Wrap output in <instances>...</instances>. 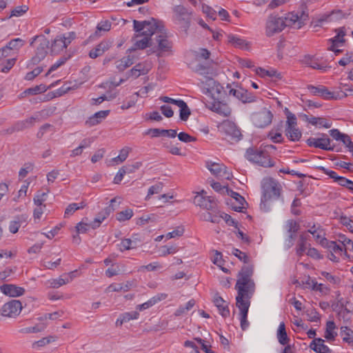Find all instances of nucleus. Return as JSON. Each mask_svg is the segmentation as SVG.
<instances>
[{"label":"nucleus","mask_w":353,"mask_h":353,"mask_svg":"<svg viewBox=\"0 0 353 353\" xmlns=\"http://www.w3.org/2000/svg\"><path fill=\"white\" fill-rule=\"evenodd\" d=\"M263 195L261 197V208L265 211L268 202L271 199L276 200L279 198L281 191V185L272 178L263 179L261 182Z\"/></svg>","instance_id":"3"},{"label":"nucleus","mask_w":353,"mask_h":353,"mask_svg":"<svg viewBox=\"0 0 353 353\" xmlns=\"http://www.w3.org/2000/svg\"><path fill=\"white\" fill-rule=\"evenodd\" d=\"M48 192H41L38 191L35 194L33 201L36 205H43V203L46 200Z\"/></svg>","instance_id":"56"},{"label":"nucleus","mask_w":353,"mask_h":353,"mask_svg":"<svg viewBox=\"0 0 353 353\" xmlns=\"http://www.w3.org/2000/svg\"><path fill=\"white\" fill-rule=\"evenodd\" d=\"M63 314V311H57V312H54L53 313L46 314L43 316H41L39 319L41 321H44L46 319L57 320L59 318L61 317Z\"/></svg>","instance_id":"59"},{"label":"nucleus","mask_w":353,"mask_h":353,"mask_svg":"<svg viewBox=\"0 0 353 353\" xmlns=\"http://www.w3.org/2000/svg\"><path fill=\"white\" fill-rule=\"evenodd\" d=\"M228 42L234 47L243 48L245 41L233 34H228Z\"/></svg>","instance_id":"44"},{"label":"nucleus","mask_w":353,"mask_h":353,"mask_svg":"<svg viewBox=\"0 0 353 353\" xmlns=\"http://www.w3.org/2000/svg\"><path fill=\"white\" fill-rule=\"evenodd\" d=\"M253 272V265H243L237 275L235 285V289L237 290L236 305L240 310L241 327L243 330H245L250 324L247 319L250 305V299L255 291V283L252 279Z\"/></svg>","instance_id":"1"},{"label":"nucleus","mask_w":353,"mask_h":353,"mask_svg":"<svg viewBox=\"0 0 353 353\" xmlns=\"http://www.w3.org/2000/svg\"><path fill=\"white\" fill-rule=\"evenodd\" d=\"M310 347L317 353H330L331 350L324 344V340L321 338L314 339L310 343Z\"/></svg>","instance_id":"23"},{"label":"nucleus","mask_w":353,"mask_h":353,"mask_svg":"<svg viewBox=\"0 0 353 353\" xmlns=\"http://www.w3.org/2000/svg\"><path fill=\"white\" fill-rule=\"evenodd\" d=\"M46 326L45 323H39L32 327H24L20 330V332L23 334L41 332L46 329Z\"/></svg>","instance_id":"41"},{"label":"nucleus","mask_w":353,"mask_h":353,"mask_svg":"<svg viewBox=\"0 0 353 353\" xmlns=\"http://www.w3.org/2000/svg\"><path fill=\"white\" fill-rule=\"evenodd\" d=\"M28 10V7L27 6H17L11 11V13L10 16L8 17V19H10L12 17H21L23 14H25Z\"/></svg>","instance_id":"49"},{"label":"nucleus","mask_w":353,"mask_h":353,"mask_svg":"<svg viewBox=\"0 0 353 353\" xmlns=\"http://www.w3.org/2000/svg\"><path fill=\"white\" fill-rule=\"evenodd\" d=\"M112 23L110 21L105 20L102 21L100 23H98L97 26L96 31L94 34L90 35L89 40L93 41L96 39L97 38H99L101 36V32H108L111 29Z\"/></svg>","instance_id":"25"},{"label":"nucleus","mask_w":353,"mask_h":353,"mask_svg":"<svg viewBox=\"0 0 353 353\" xmlns=\"http://www.w3.org/2000/svg\"><path fill=\"white\" fill-rule=\"evenodd\" d=\"M42 71V67H37L34 68L32 71L28 72L25 77V79L27 81H31L34 79L36 77H37L39 74H41Z\"/></svg>","instance_id":"64"},{"label":"nucleus","mask_w":353,"mask_h":353,"mask_svg":"<svg viewBox=\"0 0 353 353\" xmlns=\"http://www.w3.org/2000/svg\"><path fill=\"white\" fill-rule=\"evenodd\" d=\"M33 168L34 164L32 163L28 162L25 163L23 167L21 168L19 172V178H25L30 172L32 171Z\"/></svg>","instance_id":"53"},{"label":"nucleus","mask_w":353,"mask_h":353,"mask_svg":"<svg viewBox=\"0 0 353 353\" xmlns=\"http://www.w3.org/2000/svg\"><path fill=\"white\" fill-rule=\"evenodd\" d=\"M210 171L216 176H225L227 179H230V173L226 171V167L223 165L213 163L208 167Z\"/></svg>","instance_id":"27"},{"label":"nucleus","mask_w":353,"mask_h":353,"mask_svg":"<svg viewBox=\"0 0 353 353\" xmlns=\"http://www.w3.org/2000/svg\"><path fill=\"white\" fill-rule=\"evenodd\" d=\"M287 230L288 234H296V232L299 231L300 228L299 224L293 220H289L287 222Z\"/></svg>","instance_id":"55"},{"label":"nucleus","mask_w":353,"mask_h":353,"mask_svg":"<svg viewBox=\"0 0 353 353\" xmlns=\"http://www.w3.org/2000/svg\"><path fill=\"white\" fill-rule=\"evenodd\" d=\"M49 41L45 37L39 38V45L37 48L36 54L44 59L49 48Z\"/></svg>","instance_id":"30"},{"label":"nucleus","mask_w":353,"mask_h":353,"mask_svg":"<svg viewBox=\"0 0 353 353\" xmlns=\"http://www.w3.org/2000/svg\"><path fill=\"white\" fill-rule=\"evenodd\" d=\"M25 44V41L20 39L17 38L12 39L10 41L6 46V47L11 51L18 52L20 48H21Z\"/></svg>","instance_id":"39"},{"label":"nucleus","mask_w":353,"mask_h":353,"mask_svg":"<svg viewBox=\"0 0 353 353\" xmlns=\"http://www.w3.org/2000/svg\"><path fill=\"white\" fill-rule=\"evenodd\" d=\"M27 128H28V126H26V124L25 123L23 120L18 121L15 123H14L11 128L8 129V132L11 134L14 132L22 131Z\"/></svg>","instance_id":"50"},{"label":"nucleus","mask_w":353,"mask_h":353,"mask_svg":"<svg viewBox=\"0 0 353 353\" xmlns=\"http://www.w3.org/2000/svg\"><path fill=\"white\" fill-rule=\"evenodd\" d=\"M229 95H232L243 103H252L256 100L254 96L242 88L238 90L230 88L229 90Z\"/></svg>","instance_id":"17"},{"label":"nucleus","mask_w":353,"mask_h":353,"mask_svg":"<svg viewBox=\"0 0 353 353\" xmlns=\"http://www.w3.org/2000/svg\"><path fill=\"white\" fill-rule=\"evenodd\" d=\"M202 10L208 17L212 19V20L216 19V12L211 7L204 4L202 6Z\"/></svg>","instance_id":"62"},{"label":"nucleus","mask_w":353,"mask_h":353,"mask_svg":"<svg viewBox=\"0 0 353 353\" xmlns=\"http://www.w3.org/2000/svg\"><path fill=\"white\" fill-rule=\"evenodd\" d=\"M273 114L270 110L264 108L259 112H255L252 116V121L254 125L260 128L269 125L272 121Z\"/></svg>","instance_id":"10"},{"label":"nucleus","mask_w":353,"mask_h":353,"mask_svg":"<svg viewBox=\"0 0 353 353\" xmlns=\"http://www.w3.org/2000/svg\"><path fill=\"white\" fill-rule=\"evenodd\" d=\"M220 128L228 141L238 142L241 139L243 135L241 129L234 122L229 120L224 121Z\"/></svg>","instance_id":"7"},{"label":"nucleus","mask_w":353,"mask_h":353,"mask_svg":"<svg viewBox=\"0 0 353 353\" xmlns=\"http://www.w3.org/2000/svg\"><path fill=\"white\" fill-rule=\"evenodd\" d=\"M141 242V240L138 238V235L134 234L132 239H124L121 241L120 250L123 252L125 250L134 249L139 246Z\"/></svg>","instance_id":"20"},{"label":"nucleus","mask_w":353,"mask_h":353,"mask_svg":"<svg viewBox=\"0 0 353 353\" xmlns=\"http://www.w3.org/2000/svg\"><path fill=\"white\" fill-rule=\"evenodd\" d=\"M177 106L180 108L179 117L181 120L187 121L191 114L187 103L183 100H181Z\"/></svg>","instance_id":"38"},{"label":"nucleus","mask_w":353,"mask_h":353,"mask_svg":"<svg viewBox=\"0 0 353 353\" xmlns=\"http://www.w3.org/2000/svg\"><path fill=\"white\" fill-rule=\"evenodd\" d=\"M147 26H150V21H139L137 20H134L133 21L134 30L137 32L141 33L143 31V30H145V28H147Z\"/></svg>","instance_id":"58"},{"label":"nucleus","mask_w":353,"mask_h":353,"mask_svg":"<svg viewBox=\"0 0 353 353\" xmlns=\"http://www.w3.org/2000/svg\"><path fill=\"white\" fill-rule=\"evenodd\" d=\"M223 100H216L209 102L207 107L212 111L222 115L229 117L231 114V109L228 105L223 102Z\"/></svg>","instance_id":"14"},{"label":"nucleus","mask_w":353,"mask_h":353,"mask_svg":"<svg viewBox=\"0 0 353 353\" xmlns=\"http://www.w3.org/2000/svg\"><path fill=\"white\" fill-rule=\"evenodd\" d=\"M164 26L162 22L157 21L154 19H152L150 21V26H147L145 30L138 34L136 37L139 38L141 37H148V39H150V37L157 32L164 33Z\"/></svg>","instance_id":"13"},{"label":"nucleus","mask_w":353,"mask_h":353,"mask_svg":"<svg viewBox=\"0 0 353 353\" xmlns=\"http://www.w3.org/2000/svg\"><path fill=\"white\" fill-rule=\"evenodd\" d=\"M167 297L168 294L165 293L157 294V295L154 296L150 299H149L148 301L142 304L138 305L137 309L139 310L140 311L148 309L150 307L155 305L156 303H157L158 302L165 299Z\"/></svg>","instance_id":"22"},{"label":"nucleus","mask_w":353,"mask_h":353,"mask_svg":"<svg viewBox=\"0 0 353 353\" xmlns=\"http://www.w3.org/2000/svg\"><path fill=\"white\" fill-rule=\"evenodd\" d=\"M48 88H50V86L47 88L44 84H40L39 85H35L34 87H32L26 89L23 94L34 95L39 93L45 92Z\"/></svg>","instance_id":"42"},{"label":"nucleus","mask_w":353,"mask_h":353,"mask_svg":"<svg viewBox=\"0 0 353 353\" xmlns=\"http://www.w3.org/2000/svg\"><path fill=\"white\" fill-rule=\"evenodd\" d=\"M203 93L209 96L212 101L223 100L226 95L223 87L214 79L205 76L199 83Z\"/></svg>","instance_id":"4"},{"label":"nucleus","mask_w":353,"mask_h":353,"mask_svg":"<svg viewBox=\"0 0 353 353\" xmlns=\"http://www.w3.org/2000/svg\"><path fill=\"white\" fill-rule=\"evenodd\" d=\"M178 251V248L176 246H163L161 248L160 256H165L168 254H174Z\"/></svg>","instance_id":"63"},{"label":"nucleus","mask_w":353,"mask_h":353,"mask_svg":"<svg viewBox=\"0 0 353 353\" xmlns=\"http://www.w3.org/2000/svg\"><path fill=\"white\" fill-rule=\"evenodd\" d=\"M65 48L63 39L59 35L57 36L51 45V52L53 54H59Z\"/></svg>","instance_id":"34"},{"label":"nucleus","mask_w":353,"mask_h":353,"mask_svg":"<svg viewBox=\"0 0 353 353\" xmlns=\"http://www.w3.org/2000/svg\"><path fill=\"white\" fill-rule=\"evenodd\" d=\"M232 254L236 256L239 260L243 261L245 263H248L249 262L248 256L243 252L241 251L239 249L234 248L232 250Z\"/></svg>","instance_id":"61"},{"label":"nucleus","mask_w":353,"mask_h":353,"mask_svg":"<svg viewBox=\"0 0 353 353\" xmlns=\"http://www.w3.org/2000/svg\"><path fill=\"white\" fill-rule=\"evenodd\" d=\"M256 73L261 77H269L274 78L275 79H282V74L274 69L265 70L261 68H259L256 70Z\"/></svg>","instance_id":"32"},{"label":"nucleus","mask_w":353,"mask_h":353,"mask_svg":"<svg viewBox=\"0 0 353 353\" xmlns=\"http://www.w3.org/2000/svg\"><path fill=\"white\" fill-rule=\"evenodd\" d=\"M340 335L344 342L348 344L353 343V331L350 328L346 326L341 327Z\"/></svg>","instance_id":"40"},{"label":"nucleus","mask_w":353,"mask_h":353,"mask_svg":"<svg viewBox=\"0 0 353 353\" xmlns=\"http://www.w3.org/2000/svg\"><path fill=\"white\" fill-rule=\"evenodd\" d=\"M159 216L154 214H145L139 218L137 221V224L139 225H145L150 222H157L158 221Z\"/></svg>","instance_id":"46"},{"label":"nucleus","mask_w":353,"mask_h":353,"mask_svg":"<svg viewBox=\"0 0 353 353\" xmlns=\"http://www.w3.org/2000/svg\"><path fill=\"white\" fill-rule=\"evenodd\" d=\"M86 206V203L84 201H81L79 203H70L65 209L64 213V217H68L73 214L77 210L83 209Z\"/></svg>","instance_id":"36"},{"label":"nucleus","mask_w":353,"mask_h":353,"mask_svg":"<svg viewBox=\"0 0 353 353\" xmlns=\"http://www.w3.org/2000/svg\"><path fill=\"white\" fill-rule=\"evenodd\" d=\"M133 63L134 57L129 54L128 56L123 57L117 62V68L119 70L123 71Z\"/></svg>","instance_id":"33"},{"label":"nucleus","mask_w":353,"mask_h":353,"mask_svg":"<svg viewBox=\"0 0 353 353\" xmlns=\"http://www.w3.org/2000/svg\"><path fill=\"white\" fill-rule=\"evenodd\" d=\"M245 157L250 161L256 163L264 168L274 166V162L271 159L270 154L261 147L259 149L250 148L247 149Z\"/></svg>","instance_id":"5"},{"label":"nucleus","mask_w":353,"mask_h":353,"mask_svg":"<svg viewBox=\"0 0 353 353\" xmlns=\"http://www.w3.org/2000/svg\"><path fill=\"white\" fill-rule=\"evenodd\" d=\"M268 137L272 140V142L276 143H283V141L282 134L279 132H274V129L269 132Z\"/></svg>","instance_id":"57"},{"label":"nucleus","mask_w":353,"mask_h":353,"mask_svg":"<svg viewBox=\"0 0 353 353\" xmlns=\"http://www.w3.org/2000/svg\"><path fill=\"white\" fill-rule=\"evenodd\" d=\"M152 133V136L153 137H157L159 136H168L171 138L176 137L177 133L176 130H163V129H159V128H152L150 129L147 134Z\"/></svg>","instance_id":"28"},{"label":"nucleus","mask_w":353,"mask_h":353,"mask_svg":"<svg viewBox=\"0 0 353 353\" xmlns=\"http://www.w3.org/2000/svg\"><path fill=\"white\" fill-rule=\"evenodd\" d=\"M69 283L68 278H65L63 275L57 279H52L50 281V286L53 288H58Z\"/></svg>","instance_id":"54"},{"label":"nucleus","mask_w":353,"mask_h":353,"mask_svg":"<svg viewBox=\"0 0 353 353\" xmlns=\"http://www.w3.org/2000/svg\"><path fill=\"white\" fill-rule=\"evenodd\" d=\"M307 238L304 234H301L299 236V239L296 246V254L299 256H302L307 250Z\"/></svg>","instance_id":"37"},{"label":"nucleus","mask_w":353,"mask_h":353,"mask_svg":"<svg viewBox=\"0 0 353 353\" xmlns=\"http://www.w3.org/2000/svg\"><path fill=\"white\" fill-rule=\"evenodd\" d=\"M157 41L158 43V49L161 52L172 51V43L168 39L167 36L164 35L163 33H160L157 36Z\"/></svg>","instance_id":"24"},{"label":"nucleus","mask_w":353,"mask_h":353,"mask_svg":"<svg viewBox=\"0 0 353 353\" xmlns=\"http://www.w3.org/2000/svg\"><path fill=\"white\" fill-rule=\"evenodd\" d=\"M130 151V148L125 147L122 148L120 150L119 154L117 157L113 158L112 161L115 162L119 161L120 163L123 162L128 158Z\"/></svg>","instance_id":"51"},{"label":"nucleus","mask_w":353,"mask_h":353,"mask_svg":"<svg viewBox=\"0 0 353 353\" xmlns=\"http://www.w3.org/2000/svg\"><path fill=\"white\" fill-rule=\"evenodd\" d=\"M339 185L345 187L349 190L353 192V181L349 180L343 176H341L339 178V181L337 182Z\"/></svg>","instance_id":"60"},{"label":"nucleus","mask_w":353,"mask_h":353,"mask_svg":"<svg viewBox=\"0 0 353 353\" xmlns=\"http://www.w3.org/2000/svg\"><path fill=\"white\" fill-rule=\"evenodd\" d=\"M307 89L313 95L321 97L325 100H338L347 97V94L345 93L341 96L339 92H331L324 85H309Z\"/></svg>","instance_id":"8"},{"label":"nucleus","mask_w":353,"mask_h":353,"mask_svg":"<svg viewBox=\"0 0 353 353\" xmlns=\"http://www.w3.org/2000/svg\"><path fill=\"white\" fill-rule=\"evenodd\" d=\"M336 328V325L334 321H330L326 323V330L325 332V338L329 341L334 340L335 337L337 336V333L334 332Z\"/></svg>","instance_id":"35"},{"label":"nucleus","mask_w":353,"mask_h":353,"mask_svg":"<svg viewBox=\"0 0 353 353\" xmlns=\"http://www.w3.org/2000/svg\"><path fill=\"white\" fill-rule=\"evenodd\" d=\"M206 194L207 192L205 190L198 192L194 198V203L203 209L215 212L217 208L216 201L214 197Z\"/></svg>","instance_id":"9"},{"label":"nucleus","mask_w":353,"mask_h":353,"mask_svg":"<svg viewBox=\"0 0 353 353\" xmlns=\"http://www.w3.org/2000/svg\"><path fill=\"white\" fill-rule=\"evenodd\" d=\"M59 36L63 39V43L66 48L77 38L76 32L73 31L60 34Z\"/></svg>","instance_id":"48"},{"label":"nucleus","mask_w":353,"mask_h":353,"mask_svg":"<svg viewBox=\"0 0 353 353\" xmlns=\"http://www.w3.org/2000/svg\"><path fill=\"white\" fill-rule=\"evenodd\" d=\"M113 44V41L110 39H103L94 48L89 52V57L91 59H96L102 56L106 51H108Z\"/></svg>","instance_id":"15"},{"label":"nucleus","mask_w":353,"mask_h":353,"mask_svg":"<svg viewBox=\"0 0 353 353\" xmlns=\"http://www.w3.org/2000/svg\"><path fill=\"white\" fill-rule=\"evenodd\" d=\"M163 183L161 182H159L152 185L148 190V195L145 197V200H148L150 196L161 192L163 189Z\"/></svg>","instance_id":"52"},{"label":"nucleus","mask_w":353,"mask_h":353,"mask_svg":"<svg viewBox=\"0 0 353 353\" xmlns=\"http://www.w3.org/2000/svg\"><path fill=\"white\" fill-rule=\"evenodd\" d=\"M141 39H137L134 43L135 48H132L129 49L128 51L132 52L134 51L137 48L143 50L149 46V41L150 39H148V37H144Z\"/></svg>","instance_id":"45"},{"label":"nucleus","mask_w":353,"mask_h":353,"mask_svg":"<svg viewBox=\"0 0 353 353\" xmlns=\"http://www.w3.org/2000/svg\"><path fill=\"white\" fill-rule=\"evenodd\" d=\"M43 111L37 112L34 113L30 117L23 120L28 128L32 127L36 122H39L41 120Z\"/></svg>","instance_id":"43"},{"label":"nucleus","mask_w":353,"mask_h":353,"mask_svg":"<svg viewBox=\"0 0 353 353\" xmlns=\"http://www.w3.org/2000/svg\"><path fill=\"white\" fill-rule=\"evenodd\" d=\"M132 216V210L126 209L123 211L118 212L116 215V218L119 221L122 222L130 219Z\"/></svg>","instance_id":"47"},{"label":"nucleus","mask_w":353,"mask_h":353,"mask_svg":"<svg viewBox=\"0 0 353 353\" xmlns=\"http://www.w3.org/2000/svg\"><path fill=\"white\" fill-rule=\"evenodd\" d=\"M1 291L6 296L17 297L25 293V289L14 284H4L0 286Z\"/></svg>","instance_id":"18"},{"label":"nucleus","mask_w":353,"mask_h":353,"mask_svg":"<svg viewBox=\"0 0 353 353\" xmlns=\"http://www.w3.org/2000/svg\"><path fill=\"white\" fill-rule=\"evenodd\" d=\"M302 8L301 11L297 12H289L284 18L271 15L266 23V34L272 37L276 33L281 32L286 26H294L297 28H300L308 20V14Z\"/></svg>","instance_id":"2"},{"label":"nucleus","mask_w":353,"mask_h":353,"mask_svg":"<svg viewBox=\"0 0 353 353\" xmlns=\"http://www.w3.org/2000/svg\"><path fill=\"white\" fill-rule=\"evenodd\" d=\"M22 310V304L20 301L12 299L5 303L1 310L2 316L10 318L17 316Z\"/></svg>","instance_id":"11"},{"label":"nucleus","mask_w":353,"mask_h":353,"mask_svg":"<svg viewBox=\"0 0 353 353\" xmlns=\"http://www.w3.org/2000/svg\"><path fill=\"white\" fill-rule=\"evenodd\" d=\"M214 303L223 317L225 318L229 316L230 310L228 308V303L223 300L222 297L219 294H216L214 297Z\"/></svg>","instance_id":"21"},{"label":"nucleus","mask_w":353,"mask_h":353,"mask_svg":"<svg viewBox=\"0 0 353 353\" xmlns=\"http://www.w3.org/2000/svg\"><path fill=\"white\" fill-rule=\"evenodd\" d=\"M285 136L291 141H298L302 136L301 130L296 127H286L285 130Z\"/></svg>","instance_id":"29"},{"label":"nucleus","mask_w":353,"mask_h":353,"mask_svg":"<svg viewBox=\"0 0 353 353\" xmlns=\"http://www.w3.org/2000/svg\"><path fill=\"white\" fill-rule=\"evenodd\" d=\"M330 139L326 134H322L320 138L310 137L307 139L306 143L310 147L333 151L334 147L330 145Z\"/></svg>","instance_id":"12"},{"label":"nucleus","mask_w":353,"mask_h":353,"mask_svg":"<svg viewBox=\"0 0 353 353\" xmlns=\"http://www.w3.org/2000/svg\"><path fill=\"white\" fill-rule=\"evenodd\" d=\"M320 244L323 248H327L330 252L342 254L343 248L342 245L337 244L335 241H329L327 239H322Z\"/></svg>","instance_id":"26"},{"label":"nucleus","mask_w":353,"mask_h":353,"mask_svg":"<svg viewBox=\"0 0 353 353\" xmlns=\"http://www.w3.org/2000/svg\"><path fill=\"white\" fill-rule=\"evenodd\" d=\"M173 21L180 26L181 28L187 32L190 26L192 10L183 5L175 6L172 8Z\"/></svg>","instance_id":"6"},{"label":"nucleus","mask_w":353,"mask_h":353,"mask_svg":"<svg viewBox=\"0 0 353 353\" xmlns=\"http://www.w3.org/2000/svg\"><path fill=\"white\" fill-rule=\"evenodd\" d=\"M115 202V199L110 201V205L102 210L94 218V221L90 223V227L96 229L99 227L100 224L114 210L112 203Z\"/></svg>","instance_id":"16"},{"label":"nucleus","mask_w":353,"mask_h":353,"mask_svg":"<svg viewBox=\"0 0 353 353\" xmlns=\"http://www.w3.org/2000/svg\"><path fill=\"white\" fill-rule=\"evenodd\" d=\"M230 196L232 199H230V203L228 202V205H231V208L236 212H241L242 209L244 208V203H246V201L243 196L239 194L238 192L231 190Z\"/></svg>","instance_id":"19"},{"label":"nucleus","mask_w":353,"mask_h":353,"mask_svg":"<svg viewBox=\"0 0 353 353\" xmlns=\"http://www.w3.org/2000/svg\"><path fill=\"white\" fill-rule=\"evenodd\" d=\"M276 335H277L278 341L281 345H285L288 343L290 339L288 336V334H287V332L285 330V325L284 322H281L279 324L278 330H277Z\"/></svg>","instance_id":"31"}]
</instances>
